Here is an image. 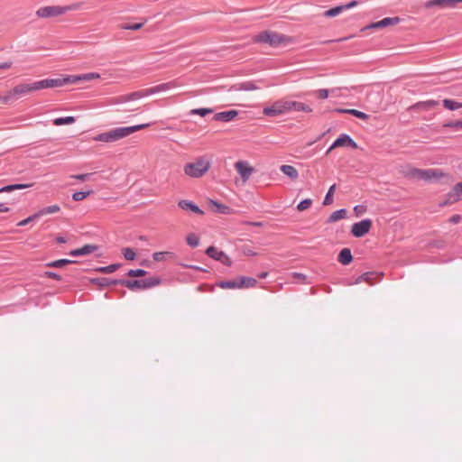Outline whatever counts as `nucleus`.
I'll use <instances>...</instances> for the list:
<instances>
[{
  "mask_svg": "<svg viewBox=\"0 0 462 462\" xmlns=\"http://www.w3.org/2000/svg\"><path fill=\"white\" fill-rule=\"evenodd\" d=\"M315 93L319 98L326 99L328 97L329 90L326 89V88H320V89L316 90Z\"/></svg>",
  "mask_w": 462,
  "mask_h": 462,
  "instance_id": "nucleus-56",
  "label": "nucleus"
},
{
  "mask_svg": "<svg viewBox=\"0 0 462 462\" xmlns=\"http://www.w3.org/2000/svg\"><path fill=\"white\" fill-rule=\"evenodd\" d=\"M337 261L343 265H348L353 261V255L349 248H343L337 257Z\"/></svg>",
  "mask_w": 462,
  "mask_h": 462,
  "instance_id": "nucleus-23",
  "label": "nucleus"
},
{
  "mask_svg": "<svg viewBox=\"0 0 462 462\" xmlns=\"http://www.w3.org/2000/svg\"><path fill=\"white\" fill-rule=\"evenodd\" d=\"M16 99L12 95L11 90L5 96H0V102L3 104H10L15 101Z\"/></svg>",
  "mask_w": 462,
  "mask_h": 462,
  "instance_id": "nucleus-53",
  "label": "nucleus"
},
{
  "mask_svg": "<svg viewBox=\"0 0 462 462\" xmlns=\"http://www.w3.org/2000/svg\"><path fill=\"white\" fill-rule=\"evenodd\" d=\"M99 78H100V75L97 72H89V73H85V74H81V75H72V79H75V80H73V84H76V83H79L81 81H90V80L99 79Z\"/></svg>",
  "mask_w": 462,
  "mask_h": 462,
  "instance_id": "nucleus-26",
  "label": "nucleus"
},
{
  "mask_svg": "<svg viewBox=\"0 0 462 462\" xmlns=\"http://www.w3.org/2000/svg\"><path fill=\"white\" fill-rule=\"evenodd\" d=\"M37 90H40V87L39 84H37V81H35L32 83L17 85L11 90V92L14 98L18 99L21 96H24Z\"/></svg>",
  "mask_w": 462,
  "mask_h": 462,
  "instance_id": "nucleus-8",
  "label": "nucleus"
},
{
  "mask_svg": "<svg viewBox=\"0 0 462 462\" xmlns=\"http://www.w3.org/2000/svg\"><path fill=\"white\" fill-rule=\"evenodd\" d=\"M240 89L245 90V91H252V90L258 89V88L255 86L254 83H253L251 81H246V82H244L241 84Z\"/></svg>",
  "mask_w": 462,
  "mask_h": 462,
  "instance_id": "nucleus-54",
  "label": "nucleus"
},
{
  "mask_svg": "<svg viewBox=\"0 0 462 462\" xmlns=\"http://www.w3.org/2000/svg\"><path fill=\"white\" fill-rule=\"evenodd\" d=\"M450 7V0H429L425 3L426 8H432V7Z\"/></svg>",
  "mask_w": 462,
  "mask_h": 462,
  "instance_id": "nucleus-31",
  "label": "nucleus"
},
{
  "mask_svg": "<svg viewBox=\"0 0 462 462\" xmlns=\"http://www.w3.org/2000/svg\"><path fill=\"white\" fill-rule=\"evenodd\" d=\"M77 5H71L67 6H60V5H51V6H43L39 8L36 11V15L40 18H51L61 15L68 11L77 9Z\"/></svg>",
  "mask_w": 462,
  "mask_h": 462,
  "instance_id": "nucleus-5",
  "label": "nucleus"
},
{
  "mask_svg": "<svg viewBox=\"0 0 462 462\" xmlns=\"http://www.w3.org/2000/svg\"><path fill=\"white\" fill-rule=\"evenodd\" d=\"M238 115V111L236 110H228V111H223L219 112L214 115L213 119L215 121H220V122H230L233 119H235Z\"/></svg>",
  "mask_w": 462,
  "mask_h": 462,
  "instance_id": "nucleus-19",
  "label": "nucleus"
},
{
  "mask_svg": "<svg viewBox=\"0 0 462 462\" xmlns=\"http://www.w3.org/2000/svg\"><path fill=\"white\" fill-rule=\"evenodd\" d=\"M404 178L409 180H420L427 182H437L442 178L451 180L452 177L440 169H418L406 166L401 171Z\"/></svg>",
  "mask_w": 462,
  "mask_h": 462,
  "instance_id": "nucleus-1",
  "label": "nucleus"
},
{
  "mask_svg": "<svg viewBox=\"0 0 462 462\" xmlns=\"http://www.w3.org/2000/svg\"><path fill=\"white\" fill-rule=\"evenodd\" d=\"M254 42L257 43H266L271 47L277 48L291 42V37L273 31H263L255 35Z\"/></svg>",
  "mask_w": 462,
  "mask_h": 462,
  "instance_id": "nucleus-3",
  "label": "nucleus"
},
{
  "mask_svg": "<svg viewBox=\"0 0 462 462\" xmlns=\"http://www.w3.org/2000/svg\"><path fill=\"white\" fill-rule=\"evenodd\" d=\"M8 211H9V208L6 207L5 203L0 202V212L4 213V212H8Z\"/></svg>",
  "mask_w": 462,
  "mask_h": 462,
  "instance_id": "nucleus-64",
  "label": "nucleus"
},
{
  "mask_svg": "<svg viewBox=\"0 0 462 462\" xmlns=\"http://www.w3.org/2000/svg\"><path fill=\"white\" fill-rule=\"evenodd\" d=\"M337 147H350L352 149H356L357 143L347 134H341L331 144V148Z\"/></svg>",
  "mask_w": 462,
  "mask_h": 462,
  "instance_id": "nucleus-10",
  "label": "nucleus"
},
{
  "mask_svg": "<svg viewBox=\"0 0 462 462\" xmlns=\"http://www.w3.org/2000/svg\"><path fill=\"white\" fill-rule=\"evenodd\" d=\"M287 107L288 113L291 111H302L306 113H310L312 111L311 107L304 103L298 101H290L287 100Z\"/></svg>",
  "mask_w": 462,
  "mask_h": 462,
  "instance_id": "nucleus-20",
  "label": "nucleus"
},
{
  "mask_svg": "<svg viewBox=\"0 0 462 462\" xmlns=\"http://www.w3.org/2000/svg\"><path fill=\"white\" fill-rule=\"evenodd\" d=\"M123 253V255L124 257L126 259V260H129V261H133L135 259L136 257V254L135 252L134 251V249L130 248V247H125L123 249L122 251Z\"/></svg>",
  "mask_w": 462,
  "mask_h": 462,
  "instance_id": "nucleus-47",
  "label": "nucleus"
},
{
  "mask_svg": "<svg viewBox=\"0 0 462 462\" xmlns=\"http://www.w3.org/2000/svg\"><path fill=\"white\" fill-rule=\"evenodd\" d=\"M175 87H177V83L174 80H172V81L162 83V84H159L157 86H154L152 88H148V93H149V96H150V95H153V94H156V93H159V92L169 90V89L173 88Z\"/></svg>",
  "mask_w": 462,
  "mask_h": 462,
  "instance_id": "nucleus-21",
  "label": "nucleus"
},
{
  "mask_svg": "<svg viewBox=\"0 0 462 462\" xmlns=\"http://www.w3.org/2000/svg\"><path fill=\"white\" fill-rule=\"evenodd\" d=\"M443 106L445 108L451 110V111L457 109V102L453 99H448V98L444 99Z\"/></svg>",
  "mask_w": 462,
  "mask_h": 462,
  "instance_id": "nucleus-50",
  "label": "nucleus"
},
{
  "mask_svg": "<svg viewBox=\"0 0 462 462\" xmlns=\"http://www.w3.org/2000/svg\"><path fill=\"white\" fill-rule=\"evenodd\" d=\"M217 285L222 289H239L237 277L230 281H220Z\"/></svg>",
  "mask_w": 462,
  "mask_h": 462,
  "instance_id": "nucleus-35",
  "label": "nucleus"
},
{
  "mask_svg": "<svg viewBox=\"0 0 462 462\" xmlns=\"http://www.w3.org/2000/svg\"><path fill=\"white\" fill-rule=\"evenodd\" d=\"M91 193H93L92 189L87 191H76L72 194V199L74 201H81L85 199L88 196H89Z\"/></svg>",
  "mask_w": 462,
  "mask_h": 462,
  "instance_id": "nucleus-43",
  "label": "nucleus"
},
{
  "mask_svg": "<svg viewBox=\"0 0 462 462\" xmlns=\"http://www.w3.org/2000/svg\"><path fill=\"white\" fill-rule=\"evenodd\" d=\"M214 110L212 108H207V107H200V108H194L189 111V115H198L200 116H206L209 114H212Z\"/></svg>",
  "mask_w": 462,
  "mask_h": 462,
  "instance_id": "nucleus-40",
  "label": "nucleus"
},
{
  "mask_svg": "<svg viewBox=\"0 0 462 462\" xmlns=\"http://www.w3.org/2000/svg\"><path fill=\"white\" fill-rule=\"evenodd\" d=\"M401 22V18L398 16L395 17H385L378 22L372 23L365 29H381L387 26L396 25Z\"/></svg>",
  "mask_w": 462,
  "mask_h": 462,
  "instance_id": "nucleus-12",
  "label": "nucleus"
},
{
  "mask_svg": "<svg viewBox=\"0 0 462 462\" xmlns=\"http://www.w3.org/2000/svg\"><path fill=\"white\" fill-rule=\"evenodd\" d=\"M235 168L244 181H246L254 171V168L244 161H238L237 162H236Z\"/></svg>",
  "mask_w": 462,
  "mask_h": 462,
  "instance_id": "nucleus-15",
  "label": "nucleus"
},
{
  "mask_svg": "<svg viewBox=\"0 0 462 462\" xmlns=\"http://www.w3.org/2000/svg\"><path fill=\"white\" fill-rule=\"evenodd\" d=\"M210 203L216 208L215 211L219 214L229 215L233 212V209L226 205L221 204L216 200L211 199Z\"/></svg>",
  "mask_w": 462,
  "mask_h": 462,
  "instance_id": "nucleus-29",
  "label": "nucleus"
},
{
  "mask_svg": "<svg viewBox=\"0 0 462 462\" xmlns=\"http://www.w3.org/2000/svg\"><path fill=\"white\" fill-rule=\"evenodd\" d=\"M210 168L209 162L203 158H199L193 162H189L184 166V172L191 178L202 177Z\"/></svg>",
  "mask_w": 462,
  "mask_h": 462,
  "instance_id": "nucleus-4",
  "label": "nucleus"
},
{
  "mask_svg": "<svg viewBox=\"0 0 462 462\" xmlns=\"http://www.w3.org/2000/svg\"><path fill=\"white\" fill-rule=\"evenodd\" d=\"M292 276L297 279H300L302 281H305L307 279V276L300 273H293Z\"/></svg>",
  "mask_w": 462,
  "mask_h": 462,
  "instance_id": "nucleus-63",
  "label": "nucleus"
},
{
  "mask_svg": "<svg viewBox=\"0 0 462 462\" xmlns=\"http://www.w3.org/2000/svg\"><path fill=\"white\" fill-rule=\"evenodd\" d=\"M206 254L210 258H213L217 261H220L224 264H226V265L231 264V261H230L229 257L223 251L217 250L215 246H209L206 250Z\"/></svg>",
  "mask_w": 462,
  "mask_h": 462,
  "instance_id": "nucleus-14",
  "label": "nucleus"
},
{
  "mask_svg": "<svg viewBox=\"0 0 462 462\" xmlns=\"http://www.w3.org/2000/svg\"><path fill=\"white\" fill-rule=\"evenodd\" d=\"M237 281H238L239 289L254 288L257 284V280L253 277L238 276Z\"/></svg>",
  "mask_w": 462,
  "mask_h": 462,
  "instance_id": "nucleus-25",
  "label": "nucleus"
},
{
  "mask_svg": "<svg viewBox=\"0 0 462 462\" xmlns=\"http://www.w3.org/2000/svg\"><path fill=\"white\" fill-rule=\"evenodd\" d=\"M147 274V272L143 269H131L127 272L129 277H143Z\"/></svg>",
  "mask_w": 462,
  "mask_h": 462,
  "instance_id": "nucleus-49",
  "label": "nucleus"
},
{
  "mask_svg": "<svg viewBox=\"0 0 462 462\" xmlns=\"http://www.w3.org/2000/svg\"><path fill=\"white\" fill-rule=\"evenodd\" d=\"M121 280L122 279H111L106 277H100V278H91L89 280L90 283L98 286L99 288H106L115 285H121Z\"/></svg>",
  "mask_w": 462,
  "mask_h": 462,
  "instance_id": "nucleus-16",
  "label": "nucleus"
},
{
  "mask_svg": "<svg viewBox=\"0 0 462 462\" xmlns=\"http://www.w3.org/2000/svg\"><path fill=\"white\" fill-rule=\"evenodd\" d=\"M43 276L47 277V278H50V279H53V280L59 281V282H60L62 280V277L59 273H57L55 272H52V271L45 272Z\"/></svg>",
  "mask_w": 462,
  "mask_h": 462,
  "instance_id": "nucleus-55",
  "label": "nucleus"
},
{
  "mask_svg": "<svg viewBox=\"0 0 462 462\" xmlns=\"http://www.w3.org/2000/svg\"><path fill=\"white\" fill-rule=\"evenodd\" d=\"M121 285L126 287L127 289L131 291H136V290H147L145 282L143 279L142 280H126L122 279L121 280Z\"/></svg>",
  "mask_w": 462,
  "mask_h": 462,
  "instance_id": "nucleus-18",
  "label": "nucleus"
},
{
  "mask_svg": "<svg viewBox=\"0 0 462 462\" xmlns=\"http://www.w3.org/2000/svg\"><path fill=\"white\" fill-rule=\"evenodd\" d=\"M352 36H347V37H343V38H339V39H336V40H330V41H327L326 43H329V42H345L348 39H350Z\"/></svg>",
  "mask_w": 462,
  "mask_h": 462,
  "instance_id": "nucleus-61",
  "label": "nucleus"
},
{
  "mask_svg": "<svg viewBox=\"0 0 462 462\" xmlns=\"http://www.w3.org/2000/svg\"><path fill=\"white\" fill-rule=\"evenodd\" d=\"M40 217V215H38V211L31 216H29L28 217H26L25 219L20 221L17 226H24L26 225H28L29 223H31L32 221H33L34 219Z\"/></svg>",
  "mask_w": 462,
  "mask_h": 462,
  "instance_id": "nucleus-52",
  "label": "nucleus"
},
{
  "mask_svg": "<svg viewBox=\"0 0 462 462\" xmlns=\"http://www.w3.org/2000/svg\"><path fill=\"white\" fill-rule=\"evenodd\" d=\"M179 207L184 210H190L193 213L203 215L204 211L200 209L195 203L189 200H180L178 203Z\"/></svg>",
  "mask_w": 462,
  "mask_h": 462,
  "instance_id": "nucleus-22",
  "label": "nucleus"
},
{
  "mask_svg": "<svg viewBox=\"0 0 462 462\" xmlns=\"http://www.w3.org/2000/svg\"><path fill=\"white\" fill-rule=\"evenodd\" d=\"M354 210L357 215H359L362 214L365 210V208L364 206L357 205L354 208Z\"/></svg>",
  "mask_w": 462,
  "mask_h": 462,
  "instance_id": "nucleus-60",
  "label": "nucleus"
},
{
  "mask_svg": "<svg viewBox=\"0 0 462 462\" xmlns=\"http://www.w3.org/2000/svg\"><path fill=\"white\" fill-rule=\"evenodd\" d=\"M186 242L190 247H196L199 244V238L197 236V235L191 233L187 236Z\"/></svg>",
  "mask_w": 462,
  "mask_h": 462,
  "instance_id": "nucleus-45",
  "label": "nucleus"
},
{
  "mask_svg": "<svg viewBox=\"0 0 462 462\" xmlns=\"http://www.w3.org/2000/svg\"><path fill=\"white\" fill-rule=\"evenodd\" d=\"M374 276H376V273L374 272H366L363 274H361L360 276H358L354 284H359L363 282H367V283H372V280L374 278Z\"/></svg>",
  "mask_w": 462,
  "mask_h": 462,
  "instance_id": "nucleus-33",
  "label": "nucleus"
},
{
  "mask_svg": "<svg viewBox=\"0 0 462 462\" xmlns=\"http://www.w3.org/2000/svg\"><path fill=\"white\" fill-rule=\"evenodd\" d=\"M60 209V206L51 205V206H48V207H45V208L40 209L38 211V215H40V217H42L43 215L53 214V213L59 212Z\"/></svg>",
  "mask_w": 462,
  "mask_h": 462,
  "instance_id": "nucleus-39",
  "label": "nucleus"
},
{
  "mask_svg": "<svg viewBox=\"0 0 462 462\" xmlns=\"http://www.w3.org/2000/svg\"><path fill=\"white\" fill-rule=\"evenodd\" d=\"M148 88L134 91L132 93L122 95L116 97V103H124L128 101L137 100L148 97Z\"/></svg>",
  "mask_w": 462,
  "mask_h": 462,
  "instance_id": "nucleus-11",
  "label": "nucleus"
},
{
  "mask_svg": "<svg viewBox=\"0 0 462 462\" xmlns=\"http://www.w3.org/2000/svg\"><path fill=\"white\" fill-rule=\"evenodd\" d=\"M312 204V199H305L303 200H301L298 205H297V209L299 211H303L307 208H309Z\"/></svg>",
  "mask_w": 462,
  "mask_h": 462,
  "instance_id": "nucleus-51",
  "label": "nucleus"
},
{
  "mask_svg": "<svg viewBox=\"0 0 462 462\" xmlns=\"http://www.w3.org/2000/svg\"><path fill=\"white\" fill-rule=\"evenodd\" d=\"M460 199H462V182L457 183L452 188V189L447 194V200L441 203L440 206L457 202Z\"/></svg>",
  "mask_w": 462,
  "mask_h": 462,
  "instance_id": "nucleus-13",
  "label": "nucleus"
},
{
  "mask_svg": "<svg viewBox=\"0 0 462 462\" xmlns=\"http://www.w3.org/2000/svg\"><path fill=\"white\" fill-rule=\"evenodd\" d=\"M462 217L460 215L458 214H455L453 216H451L448 219V221L451 223V224H458L460 221H461Z\"/></svg>",
  "mask_w": 462,
  "mask_h": 462,
  "instance_id": "nucleus-58",
  "label": "nucleus"
},
{
  "mask_svg": "<svg viewBox=\"0 0 462 462\" xmlns=\"http://www.w3.org/2000/svg\"><path fill=\"white\" fill-rule=\"evenodd\" d=\"M97 249H98L97 245L87 244L80 248L71 250L69 253V254L73 257H79V256L90 254L94 253L95 251H97Z\"/></svg>",
  "mask_w": 462,
  "mask_h": 462,
  "instance_id": "nucleus-17",
  "label": "nucleus"
},
{
  "mask_svg": "<svg viewBox=\"0 0 462 462\" xmlns=\"http://www.w3.org/2000/svg\"><path fill=\"white\" fill-rule=\"evenodd\" d=\"M93 173H82V174H76L72 175L71 178H74L76 180H79L80 181H87L90 179L91 175Z\"/></svg>",
  "mask_w": 462,
  "mask_h": 462,
  "instance_id": "nucleus-57",
  "label": "nucleus"
},
{
  "mask_svg": "<svg viewBox=\"0 0 462 462\" xmlns=\"http://www.w3.org/2000/svg\"><path fill=\"white\" fill-rule=\"evenodd\" d=\"M120 266H121L120 263H112L107 266L98 267L96 269V271L102 273H112L116 272Z\"/></svg>",
  "mask_w": 462,
  "mask_h": 462,
  "instance_id": "nucleus-37",
  "label": "nucleus"
},
{
  "mask_svg": "<svg viewBox=\"0 0 462 462\" xmlns=\"http://www.w3.org/2000/svg\"><path fill=\"white\" fill-rule=\"evenodd\" d=\"M173 253L171 252H155L152 254V259L155 262H162L166 259V255H172Z\"/></svg>",
  "mask_w": 462,
  "mask_h": 462,
  "instance_id": "nucleus-48",
  "label": "nucleus"
},
{
  "mask_svg": "<svg viewBox=\"0 0 462 462\" xmlns=\"http://www.w3.org/2000/svg\"><path fill=\"white\" fill-rule=\"evenodd\" d=\"M76 263H77V261L63 258V259H58V260H55L52 262H49L45 265L47 267H51V268H61L67 264Z\"/></svg>",
  "mask_w": 462,
  "mask_h": 462,
  "instance_id": "nucleus-30",
  "label": "nucleus"
},
{
  "mask_svg": "<svg viewBox=\"0 0 462 462\" xmlns=\"http://www.w3.org/2000/svg\"><path fill=\"white\" fill-rule=\"evenodd\" d=\"M287 113V100L284 99H279L263 109V114L269 117H275Z\"/></svg>",
  "mask_w": 462,
  "mask_h": 462,
  "instance_id": "nucleus-6",
  "label": "nucleus"
},
{
  "mask_svg": "<svg viewBox=\"0 0 462 462\" xmlns=\"http://www.w3.org/2000/svg\"><path fill=\"white\" fill-rule=\"evenodd\" d=\"M437 106H439V101L430 99V100H426V101L417 102L413 106V108L429 111V110L436 107Z\"/></svg>",
  "mask_w": 462,
  "mask_h": 462,
  "instance_id": "nucleus-27",
  "label": "nucleus"
},
{
  "mask_svg": "<svg viewBox=\"0 0 462 462\" xmlns=\"http://www.w3.org/2000/svg\"><path fill=\"white\" fill-rule=\"evenodd\" d=\"M144 23H123L121 24V28L124 30H131L137 31L143 26Z\"/></svg>",
  "mask_w": 462,
  "mask_h": 462,
  "instance_id": "nucleus-46",
  "label": "nucleus"
},
{
  "mask_svg": "<svg viewBox=\"0 0 462 462\" xmlns=\"http://www.w3.org/2000/svg\"><path fill=\"white\" fill-rule=\"evenodd\" d=\"M335 190H336V184H333L332 186L329 187V189L323 199L322 204L324 206H328L333 203V195H334Z\"/></svg>",
  "mask_w": 462,
  "mask_h": 462,
  "instance_id": "nucleus-36",
  "label": "nucleus"
},
{
  "mask_svg": "<svg viewBox=\"0 0 462 462\" xmlns=\"http://www.w3.org/2000/svg\"><path fill=\"white\" fill-rule=\"evenodd\" d=\"M31 186H32V184H22V183L10 184V185H6V186L0 188V193L11 192V191H14L16 189H23L30 188Z\"/></svg>",
  "mask_w": 462,
  "mask_h": 462,
  "instance_id": "nucleus-34",
  "label": "nucleus"
},
{
  "mask_svg": "<svg viewBox=\"0 0 462 462\" xmlns=\"http://www.w3.org/2000/svg\"><path fill=\"white\" fill-rule=\"evenodd\" d=\"M356 5H357V1L354 0V1L349 2L348 4L342 5V7L344 10H347V9H350V8L356 6Z\"/></svg>",
  "mask_w": 462,
  "mask_h": 462,
  "instance_id": "nucleus-59",
  "label": "nucleus"
},
{
  "mask_svg": "<svg viewBox=\"0 0 462 462\" xmlns=\"http://www.w3.org/2000/svg\"><path fill=\"white\" fill-rule=\"evenodd\" d=\"M150 124H141L132 126H123L111 129L107 132L98 134L93 137L96 142L114 143L130 134L148 127Z\"/></svg>",
  "mask_w": 462,
  "mask_h": 462,
  "instance_id": "nucleus-2",
  "label": "nucleus"
},
{
  "mask_svg": "<svg viewBox=\"0 0 462 462\" xmlns=\"http://www.w3.org/2000/svg\"><path fill=\"white\" fill-rule=\"evenodd\" d=\"M11 67H12L11 61L0 63V69H10Z\"/></svg>",
  "mask_w": 462,
  "mask_h": 462,
  "instance_id": "nucleus-62",
  "label": "nucleus"
},
{
  "mask_svg": "<svg viewBox=\"0 0 462 462\" xmlns=\"http://www.w3.org/2000/svg\"><path fill=\"white\" fill-rule=\"evenodd\" d=\"M145 282L146 289H151L152 287H155L162 282V279L158 276H152L146 279H143Z\"/></svg>",
  "mask_w": 462,
  "mask_h": 462,
  "instance_id": "nucleus-42",
  "label": "nucleus"
},
{
  "mask_svg": "<svg viewBox=\"0 0 462 462\" xmlns=\"http://www.w3.org/2000/svg\"><path fill=\"white\" fill-rule=\"evenodd\" d=\"M346 216V210L345 208L337 209L334 211L328 218V223H334L340 219L345 218Z\"/></svg>",
  "mask_w": 462,
  "mask_h": 462,
  "instance_id": "nucleus-32",
  "label": "nucleus"
},
{
  "mask_svg": "<svg viewBox=\"0 0 462 462\" xmlns=\"http://www.w3.org/2000/svg\"><path fill=\"white\" fill-rule=\"evenodd\" d=\"M281 171L283 174H285L286 176H288L289 178H291V180H295L299 176V172H298L297 169L291 165H287V164L282 165Z\"/></svg>",
  "mask_w": 462,
  "mask_h": 462,
  "instance_id": "nucleus-28",
  "label": "nucleus"
},
{
  "mask_svg": "<svg viewBox=\"0 0 462 462\" xmlns=\"http://www.w3.org/2000/svg\"><path fill=\"white\" fill-rule=\"evenodd\" d=\"M444 128H453L456 131H459L462 129V120L457 121H449L442 125Z\"/></svg>",
  "mask_w": 462,
  "mask_h": 462,
  "instance_id": "nucleus-44",
  "label": "nucleus"
},
{
  "mask_svg": "<svg viewBox=\"0 0 462 462\" xmlns=\"http://www.w3.org/2000/svg\"><path fill=\"white\" fill-rule=\"evenodd\" d=\"M336 112L340 114H349L362 120H367L369 118V116L367 114L354 108H337L336 109Z\"/></svg>",
  "mask_w": 462,
  "mask_h": 462,
  "instance_id": "nucleus-24",
  "label": "nucleus"
},
{
  "mask_svg": "<svg viewBox=\"0 0 462 462\" xmlns=\"http://www.w3.org/2000/svg\"><path fill=\"white\" fill-rule=\"evenodd\" d=\"M372 227V220L369 218L363 219L359 222L354 223L351 227V234L355 237H363L366 235Z\"/></svg>",
  "mask_w": 462,
  "mask_h": 462,
  "instance_id": "nucleus-9",
  "label": "nucleus"
},
{
  "mask_svg": "<svg viewBox=\"0 0 462 462\" xmlns=\"http://www.w3.org/2000/svg\"><path fill=\"white\" fill-rule=\"evenodd\" d=\"M344 11L342 5H337L335 7H332L327 11L324 12L323 15L325 17H335L338 14H340Z\"/></svg>",
  "mask_w": 462,
  "mask_h": 462,
  "instance_id": "nucleus-41",
  "label": "nucleus"
},
{
  "mask_svg": "<svg viewBox=\"0 0 462 462\" xmlns=\"http://www.w3.org/2000/svg\"><path fill=\"white\" fill-rule=\"evenodd\" d=\"M73 80L75 79H72V75H68L62 78L42 79L37 81V84H39L40 89H43L73 84Z\"/></svg>",
  "mask_w": 462,
  "mask_h": 462,
  "instance_id": "nucleus-7",
  "label": "nucleus"
},
{
  "mask_svg": "<svg viewBox=\"0 0 462 462\" xmlns=\"http://www.w3.org/2000/svg\"><path fill=\"white\" fill-rule=\"evenodd\" d=\"M75 122L74 116L58 117L53 120V124L57 126L63 125H70Z\"/></svg>",
  "mask_w": 462,
  "mask_h": 462,
  "instance_id": "nucleus-38",
  "label": "nucleus"
}]
</instances>
